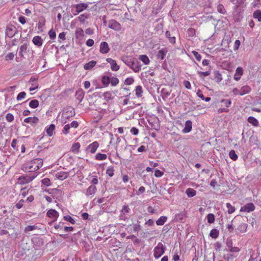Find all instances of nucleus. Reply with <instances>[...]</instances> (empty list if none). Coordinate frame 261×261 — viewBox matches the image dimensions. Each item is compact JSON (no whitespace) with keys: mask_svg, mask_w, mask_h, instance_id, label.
Segmentation results:
<instances>
[{"mask_svg":"<svg viewBox=\"0 0 261 261\" xmlns=\"http://www.w3.org/2000/svg\"><path fill=\"white\" fill-rule=\"evenodd\" d=\"M68 176L69 173L64 171L58 172L55 175V176L57 179L61 180H63L67 178L68 177Z\"/></svg>","mask_w":261,"mask_h":261,"instance_id":"14","label":"nucleus"},{"mask_svg":"<svg viewBox=\"0 0 261 261\" xmlns=\"http://www.w3.org/2000/svg\"><path fill=\"white\" fill-rule=\"evenodd\" d=\"M96 62L95 61H91L88 63L85 64L84 68L85 70H91L93 67L95 66Z\"/></svg>","mask_w":261,"mask_h":261,"instance_id":"25","label":"nucleus"},{"mask_svg":"<svg viewBox=\"0 0 261 261\" xmlns=\"http://www.w3.org/2000/svg\"><path fill=\"white\" fill-rule=\"evenodd\" d=\"M103 95L104 99L107 101L110 100L111 99H112V95L110 92H109V91L103 93Z\"/></svg>","mask_w":261,"mask_h":261,"instance_id":"47","label":"nucleus"},{"mask_svg":"<svg viewBox=\"0 0 261 261\" xmlns=\"http://www.w3.org/2000/svg\"><path fill=\"white\" fill-rule=\"evenodd\" d=\"M248 122L252 124L254 126H257L258 125V120L253 116H250L248 118Z\"/></svg>","mask_w":261,"mask_h":261,"instance_id":"32","label":"nucleus"},{"mask_svg":"<svg viewBox=\"0 0 261 261\" xmlns=\"http://www.w3.org/2000/svg\"><path fill=\"white\" fill-rule=\"evenodd\" d=\"M167 53V50L166 48H162L159 50L158 52L156 57L158 59L162 60L164 59L165 56H166Z\"/></svg>","mask_w":261,"mask_h":261,"instance_id":"17","label":"nucleus"},{"mask_svg":"<svg viewBox=\"0 0 261 261\" xmlns=\"http://www.w3.org/2000/svg\"><path fill=\"white\" fill-rule=\"evenodd\" d=\"M84 31L81 28H77L75 31V37L77 38H81L84 37Z\"/></svg>","mask_w":261,"mask_h":261,"instance_id":"34","label":"nucleus"},{"mask_svg":"<svg viewBox=\"0 0 261 261\" xmlns=\"http://www.w3.org/2000/svg\"><path fill=\"white\" fill-rule=\"evenodd\" d=\"M229 156L230 158L234 161L237 160L238 158L237 154H236L235 151L233 150H231L230 151L229 153Z\"/></svg>","mask_w":261,"mask_h":261,"instance_id":"42","label":"nucleus"},{"mask_svg":"<svg viewBox=\"0 0 261 261\" xmlns=\"http://www.w3.org/2000/svg\"><path fill=\"white\" fill-rule=\"evenodd\" d=\"M221 102L223 103L227 108L229 107L231 104V101L230 99H223L221 100Z\"/></svg>","mask_w":261,"mask_h":261,"instance_id":"53","label":"nucleus"},{"mask_svg":"<svg viewBox=\"0 0 261 261\" xmlns=\"http://www.w3.org/2000/svg\"><path fill=\"white\" fill-rule=\"evenodd\" d=\"M130 213V209L127 205H124L121 210V214L120 215L121 220H125V214Z\"/></svg>","mask_w":261,"mask_h":261,"instance_id":"11","label":"nucleus"},{"mask_svg":"<svg viewBox=\"0 0 261 261\" xmlns=\"http://www.w3.org/2000/svg\"><path fill=\"white\" fill-rule=\"evenodd\" d=\"M64 219L68 222H69L72 224H74L75 223V221L74 219L69 215L64 216Z\"/></svg>","mask_w":261,"mask_h":261,"instance_id":"50","label":"nucleus"},{"mask_svg":"<svg viewBox=\"0 0 261 261\" xmlns=\"http://www.w3.org/2000/svg\"><path fill=\"white\" fill-rule=\"evenodd\" d=\"M139 59L142 61L145 65H147L149 63L150 60L147 57V56L145 55H140L139 57Z\"/></svg>","mask_w":261,"mask_h":261,"instance_id":"33","label":"nucleus"},{"mask_svg":"<svg viewBox=\"0 0 261 261\" xmlns=\"http://www.w3.org/2000/svg\"><path fill=\"white\" fill-rule=\"evenodd\" d=\"M55 129V125L54 124H51L49 126L46 127V132L47 135L51 137L53 135Z\"/></svg>","mask_w":261,"mask_h":261,"instance_id":"22","label":"nucleus"},{"mask_svg":"<svg viewBox=\"0 0 261 261\" xmlns=\"http://www.w3.org/2000/svg\"><path fill=\"white\" fill-rule=\"evenodd\" d=\"M197 72H198V74L199 77L200 78H202L203 77H205V76L209 75L211 73V71L210 69L209 70L205 71V72L198 71Z\"/></svg>","mask_w":261,"mask_h":261,"instance_id":"43","label":"nucleus"},{"mask_svg":"<svg viewBox=\"0 0 261 261\" xmlns=\"http://www.w3.org/2000/svg\"><path fill=\"white\" fill-rule=\"evenodd\" d=\"M187 33L189 36L192 37L195 35V30L193 28H189Z\"/></svg>","mask_w":261,"mask_h":261,"instance_id":"64","label":"nucleus"},{"mask_svg":"<svg viewBox=\"0 0 261 261\" xmlns=\"http://www.w3.org/2000/svg\"><path fill=\"white\" fill-rule=\"evenodd\" d=\"M106 61L110 64L111 69L112 71H117L119 69V66L117 65L115 60L112 58H108L106 59Z\"/></svg>","mask_w":261,"mask_h":261,"instance_id":"10","label":"nucleus"},{"mask_svg":"<svg viewBox=\"0 0 261 261\" xmlns=\"http://www.w3.org/2000/svg\"><path fill=\"white\" fill-rule=\"evenodd\" d=\"M255 209V206L252 203H248L241 207V211L246 212H251L254 211Z\"/></svg>","mask_w":261,"mask_h":261,"instance_id":"12","label":"nucleus"},{"mask_svg":"<svg viewBox=\"0 0 261 261\" xmlns=\"http://www.w3.org/2000/svg\"><path fill=\"white\" fill-rule=\"evenodd\" d=\"M17 32V30L16 27L12 25L7 26L5 32L6 36L9 38H12Z\"/></svg>","mask_w":261,"mask_h":261,"instance_id":"6","label":"nucleus"},{"mask_svg":"<svg viewBox=\"0 0 261 261\" xmlns=\"http://www.w3.org/2000/svg\"><path fill=\"white\" fill-rule=\"evenodd\" d=\"M219 234V231L216 229H213L211 230L210 236L213 239H216L218 237Z\"/></svg>","mask_w":261,"mask_h":261,"instance_id":"37","label":"nucleus"},{"mask_svg":"<svg viewBox=\"0 0 261 261\" xmlns=\"http://www.w3.org/2000/svg\"><path fill=\"white\" fill-rule=\"evenodd\" d=\"M88 18V15L86 14H81L78 19L81 22H84L86 19Z\"/></svg>","mask_w":261,"mask_h":261,"instance_id":"49","label":"nucleus"},{"mask_svg":"<svg viewBox=\"0 0 261 261\" xmlns=\"http://www.w3.org/2000/svg\"><path fill=\"white\" fill-rule=\"evenodd\" d=\"M14 58V55L13 53H9L6 55L5 57V60L6 61H11L13 60Z\"/></svg>","mask_w":261,"mask_h":261,"instance_id":"52","label":"nucleus"},{"mask_svg":"<svg viewBox=\"0 0 261 261\" xmlns=\"http://www.w3.org/2000/svg\"><path fill=\"white\" fill-rule=\"evenodd\" d=\"M111 77L103 75L101 78V83L105 87H107L110 84Z\"/></svg>","mask_w":261,"mask_h":261,"instance_id":"24","label":"nucleus"},{"mask_svg":"<svg viewBox=\"0 0 261 261\" xmlns=\"http://www.w3.org/2000/svg\"><path fill=\"white\" fill-rule=\"evenodd\" d=\"M81 145L79 142H75L72 145L71 151L74 153H78L79 152Z\"/></svg>","mask_w":261,"mask_h":261,"instance_id":"28","label":"nucleus"},{"mask_svg":"<svg viewBox=\"0 0 261 261\" xmlns=\"http://www.w3.org/2000/svg\"><path fill=\"white\" fill-rule=\"evenodd\" d=\"M28 48V45L27 44H24L20 46L19 48V51L18 53L19 56L20 58L23 57V53H26Z\"/></svg>","mask_w":261,"mask_h":261,"instance_id":"26","label":"nucleus"},{"mask_svg":"<svg viewBox=\"0 0 261 261\" xmlns=\"http://www.w3.org/2000/svg\"><path fill=\"white\" fill-rule=\"evenodd\" d=\"M42 159L37 158L24 163L22 166V170L25 172H34L40 169L43 165Z\"/></svg>","mask_w":261,"mask_h":261,"instance_id":"1","label":"nucleus"},{"mask_svg":"<svg viewBox=\"0 0 261 261\" xmlns=\"http://www.w3.org/2000/svg\"><path fill=\"white\" fill-rule=\"evenodd\" d=\"M39 119L37 117H28L24 119V122L31 124H36L38 122Z\"/></svg>","mask_w":261,"mask_h":261,"instance_id":"21","label":"nucleus"},{"mask_svg":"<svg viewBox=\"0 0 261 261\" xmlns=\"http://www.w3.org/2000/svg\"><path fill=\"white\" fill-rule=\"evenodd\" d=\"M39 106V101L37 99L31 100L29 103V106L33 109L37 108Z\"/></svg>","mask_w":261,"mask_h":261,"instance_id":"41","label":"nucleus"},{"mask_svg":"<svg viewBox=\"0 0 261 261\" xmlns=\"http://www.w3.org/2000/svg\"><path fill=\"white\" fill-rule=\"evenodd\" d=\"M192 53L198 61H200L201 60L202 57L197 51L193 50Z\"/></svg>","mask_w":261,"mask_h":261,"instance_id":"55","label":"nucleus"},{"mask_svg":"<svg viewBox=\"0 0 261 261\" xmlns=\"http://www.w3.org/2000/svg\"><path fill=\"white\" fill-rule=\"evenodd\" d=\"M186 194L188 197L191 198L196 195V191L194 189L189 188L186 190Z\"/></svg>","mask_w":261,"mask_h":261,"instance_id":"27","label":"nucleus"},{"mask_svg":"<svg viewBox=\"0 0 261 261\" xmlns=\"http://www.w3.org/2000/svg\"><path fill=\"white\" fill-rule=\"evenodd\" d=\"M99 147V143L97 141H94L93 143L90 144L87 147L86 150L92 153H95Z\"/></svg>","mask_w":261,"mask_h":261,"instance_id":"8","label":"nucleus"},{"mask_svg":"<svg viewBox=\"0 0 261 261\" xmlns=\"http://www.w3.org/2000/svg\"><path fill=\"white\" fill-rule=\"evenodd\" d=\"M167 217L166 216L160 217L156 221L157 225H163L166 222Z\"/></svg>","mask_w":261,"mask_h":261,"instance_id":"30","label":"nucleus"},{"mask_svg":"<svg viewBox=\"0 0 261 261\" xmlns=\"http://www.w3.org/2000/svg\"><path fill=\"white\" fill-rule=\"evenodd\" d=\"M84 96V94L83 90L79 89L76 91L75 97L76 99L79 101V102H81L83 100Z\"/></svg>","mask_w":261,"mask_h":261,"instance_id":"23","label":"nucleus"},{"mask_svg":"<svg viewBox=\"0 0 261 261\" xmlns=\"http://www.w3.org/2000/svg\"><path fill=\"white\" fill-rule=\"evenodd\" d=\"M26 96V93L25 92H20L17 96L16 99L17 101H20L24 98Z\"/></svg>","mask_w":261,"mask_h":261,"instance_id":"48","label":"nucleus"},{"mask_svg":"<svg viewBox=\"0 0 261 261\" xmlns=\"http://www.w3.org/2000/svg\"><path fill=\"white\" fill-rule=\"evenodd\" d=\"M243 73V68L241 67H237L236 70V73L234 75V80H235L236 81H238L239 80H240Z\"/></svg>","mask_w":261,"mask_h":261,"instance_id":"16","label":"nucleus"},{"mask_svg":"<svg viewBox=\"0 0 261 261\" xmlns=\"http://www.w3.org/2000/svg\"><path fill=\"white\" fill-rule=\"evenodd\" d=\"M164 175V172L159 169H156L154 172V176L156 177H161Z\"/></svg>","mask_w":261,"mask_h":261,"instance_id":"62","label":"nucleus"},{"mask_svg":"<svg viewBox=\"0 0 261 261\" xmlns=\"http://www.w3.org/2000/svg\"><path fill=\"white\" fill-rule=\"evenodd\" d=\"M75 114V113L74 109L71 107H69L63 112L62 117L65 119H67L70 117L74 116Z\"/></svg>","mask_w":261,"mask_h":261,"instance_id":"7","label":"nucleus"},{"mask_svg":"<svg viewBox=\"0 0 261 261\" xmlns=\"http://www.w3.org/2000/svg\"><path fill=\"white\" fill-rule=\"evenodd\" d=\"M64 223L62 222H60L58 224H56L54 225V228L57 230H61L64 226Z\"/></svg>","mask_w":261,"mask_h":261,"instance_id":"56","label":"nucleus"},{"mask_svg":"<svg viewBox=\"0 0 261 261\" xmlns=\"http://www.w3.org/2000/svg\"><path fill=\"white\" fill-rule=\"evenodd\" d=\"M145 192V188L143 186L140 187L136 192V195L139 196Z\"/></svg>","mask_w":261,"mask_h":261,"instance_id":"61","label":"nucleus"},{"mask_svg":"<svg viewBox=\"0 0 261 261\" xmlns=\"http://www.w3.org/2000/svg\"><path fill=\"white\" fill-rule=\"evenodd\" d=\"M251 91V89L250 86L246 85L243 86L240 90V95L242 96L246 94L249 93Z\"/></svg>","mask_w":261,"mask_h":261,"instance_id":"20","label":"nucleus"},{"mask_svg":"<svg viewBox=\"0 0 261 261\" xmlns=\"http://www.w3.org/2000/svg\"><path fill=\"white\" fill-rule=\"evenodd\" d=\"M37 228V226L35 225H28L24 229V231H30L35 230Z\"/></svg>","mask_w":261,"mask_h":261,"instance_id":"60","label":"nucleus"},{"mask_svg":"<svg viewBox=\"0 0 261 261\" xmlns=\"http://www.w3.org/2000/svg\"><path fill=\"white\" fill-rule=\"evenodd\" d=\"M41 182L45 186L48 187L50 185V180L48 178H45L41 180Z\"/></svg>","mask_w":261,"mask_h":261,"instance_id":"57","label":"nucleus"},{"mask_svg":"<svg viewBox=\"0 0 261 261\" xmlns=\"http://www.w3.org/2000/svg\"><path fill=\"white\" fill-rule=\"evenodd\" d=\"M119 82V80L116 77H111V82L110 84L112 86H116L118 84Z\"/></svg>","mask_w":261,"mask_h":261,"instance_id":"45","label":"nucleus"},{"mask_svg":"<svg viewBox=\"0 0 261 261\" xmlns=\"http://www.w3.org/2000/svg\"><path fill=\"white\" fill-rule=\"evenodd\" d=\"M114 169L113 166H109L106 170V174L110 177L114 175Z\"/></svg>","mask_w":261,"mask_h":261,"instance_id":"39","label":"nucleus"},{"mask_svg":"<svg viewBox=\"0 0 261 261\" xmlns=\"http://www.w3.org/2000/svg\"><path fill=\"white\" fill-rule=\"evenodd\" d=\"M207 222L208 223L212 224L215 221V216L213 214L210 213L208 214L207 216Z\"/></svg>","mask_w":261,"mask_h":261,"instance_id":"44","label":"nucleus"},{"mask_svg":"<svg viewBox=\"0 0 261 261\" xmlns=\"http://www.w3.org/2000/svg\"><path fill=\"white\" fill-rule=\"evenodd\" d=\"M37 174L36 173H32L25 175L20 176L18 180L20 184L24 185L29 183L32 181L36 176Z\"/></svg>","mask_w":261,"mask_h":261,"instance_id":"2","label":"nucleus"},{"mask_svg":"<svg viewBox=\"0 0 261 261\" xmlns=\"http://www.w3.org/2000/svg\"><path fill=\"white\" fill-rule=\"evenodd\" d=\"M46 215L48 217L53 219V222L56 221L59 216V213L54 209H50L47 212Z\"/></svg>","mask_w":261,"mask_h":261,"instance_id":"9","label":"nucleus"},{"mask_svg":"<svg viewBox=\"0 0 261 261\" xmlns=\"http://www.w3.org/2000/svg\"><path fill=\"white\" fill-rule=\"evenodd\" d=\"M253 17L257 19L258 21H261V10H257L255 11L253 14Z\"/></svg>","mask_w":261,"mask_h":261,"instance_id":"38","label":"nucleus"},{"mask_svg":"<svg viewBox=\"0 0 261 261\" xmlns=\"http://www.w3.org/2000/svg\"><path fill=\"white\" fill-rule=\"evenodd\" d=\"M134 82V80L133 77H127L125 80L124 83L127 85H132Z\"/></svg>","mask_w":261,"mask_h":261,"instance_id":"59","label":"nucleus"},{"mask_svg":"<svg viewBox=\"0 0 261 261\" xmlns=\"http://www.w3.org/2000/svg\"><path fill=\"white\" fill-rule=\"evenodd\" d=\"M165 36L167 38L169 39L170 42L172 44H174L175 43L176 39L175 36H171V33L169 31H167L165 32Z\"/></svg>","mask_w":261,"mask_h":261,"instance_id":"29","label":"nucleus"},{"mask_svg":"<svg viewBox=\"0 0 261 261\" xmlns=\"http://www.w3.org/2000/svg\"><path fill=\"white\" fill-rule=\"evenodd\" d=\"M124 62L135 72H139L141 69L142 65L140 62L136 59H134L132 61Z\"/></svg>","mask_w":261,"mask_h":261,"instance_id":"4","label":"nucleus"},{"mask_svg":"<svg viewBox=\"0 0 261 261\" xmlns=\"http://www.w3.org/2000/svg\"><path fill=\"white\" fill-rule=\"evenodd\" d=\"M32 42L35 45L40 47L42 45L43 40L40 36H36L33 37Z\"/></svg>","mask_w":261,"mask_h":261,"instance_id":"18","label":"nucleus"},{"mask_svg":"<svg viewBox=\"0 0 261 261\" xmlns=\"http://www.w3.org/2000/svg\"><path fill=\"white\" fill-rule=\"evenodd\" d=\"M75 8L74 15H76L88 8V5L86 3H79L73 5Z\"/></svg>","mask_w":261,"mask_h":261,"instance_id":"5","label":"nucleus"},{"mask_svg":"<svg viewBox=\"0 0 261 261\" xmlns=\"http://www.w3.org/2000/svg\"><path fill=\"white\" fill-rule=\"evenodd\" d=\"M110 50L109 44L106 42H101L100 44L99 51L101 54H105L108 53Z\"/></svg>","mask_w":261,"mask_h":261,"instance_id":"13","label":"nucleus"},{"mask_svg":"<svg viewBox=\"0 0 261 261\" xmlns=\"http://www.w3.org/2000/svg\"><path fill=\"white\" fill-rule=\"evenodd\" d=\"M172 259L173 261H178L179 260V255H178V251L176 250L173 255Z\"/></svg>","mask_w":261,"mask_h":261,"instance_id":"58","label":"nucleus"},{"mask_svg":"<svg viewBox=\"0 0 261 261\" xmlns=\"http://www.w3.org/2000/svg\"><path fill=\"white\" fill-rule=\"evenodd\" d=\"M48 35H49L50 39L51 40L55 39L56 38V32L53 29H51L48 32Z\"/></svg>","mask_w":261,"mask_h":261,"instance_id":"51","label":"nucleus"},{"mask_svg":"<svg viewBox=\"0 0 261 261\" xmlns=\"http://www.w3.org/2000/svg\"><path fill=\"white\" fill-rule=\"evenodd\" d=\"M96 190L97 189L95 185H91L87 189L86 195L88 196L93 195L95 193Z\"/></svg>","mask_w":261,"mask_h":261,"instance_id":"19","label":"nucleus"},{"mask_svg":"<svg viewBox=\"0 0 261 261\" xmlns=\"http://www.w3.org/2000/svg\"><path fill=\"white\" fill-rule=\"evenodd\" d=\"M226 207L228 208L227 212L229 214L233 213L235 211L234 207L232 206L230 203H226Z\"/></svg>","mask_w":261,"mask_h":261,"instance_id":"46","label":"nucleus"},{"mask_svg":"<svg viewBox=\"0 0 261 261\" xmlns=\"http://www.w3.org/2000/svg\"><path fill=\"white\" fill-rule=\"evenodd\" d=\"M70 128V126L69 124H66L62 130V133L64 135H67L69 133V129Z\"/></svg>","mask_w":261,"mask_h":261,"instance_id":"54","label":"nucleus"},{"mask_svg":"<svg viewBox=\"0 0 261 261\" xmlns=\"http://www.w3.org/2000/svg\"><path fill=\"white\" fill-rule=\"evenodd\" d=\"M95 158L97 161H103L107 159V155L106 154L98 153L96 154Z\"/></svg>","mask_w":261,"mask_h":261,"instance_id":"35","label":"nucleus"},{"mask_svg":"<svg viewBox=\"0 0 261 261\" xmlns=\"http://www.w3.org/2000/svg\"><path fill=\"white\" fill-rule=\"evenodd\" d=\"M135 92H136V95L138 97H140L142 96V93L143 92L142 86L140 85L137 86L136 88Z\"/></svg>","mask_w":261,"mask_h":261,"instance_id":"40","label":"nucleus"},{"mask_svg":"<svg viewBox=\"0 0 261 261\" xmlns=\"http://www.w3.org/2000/svg\"><path fill=\"white\" fill-rule=\"evenodd\" d=\"M166 247L162 243H159L153 249V256L155 258L160 257L165 252Z\"/></svg>","mask_w":261,"mask_h":261,"instance_id":"3","label":"nucleus"},{"mask_svg":"<svg viewBox=\"0 0 261 261\" xmlns=\"http://www.w3.org/2000/svg\"><path fill=\"white\" fill-rule=\"evenodd\" d=\"M192 128V122L191 120H187L185 122V126L182 130L183 133H188L190 132Z\"/></svg>","mask_w":261,"mask_h":261,"instance_id":"15","label":"nucleus"},{"mask_svg":"<svg viewBox=\"0 0 261 261\" xmlns=\"http://www.w3.org/2000/svg\"><path fill=\"white\" fill-rule=\"evenodd\" d=\"M217 11L222 14H226V11L222 4H219L217 7Z\"/></svg>","mask_w":261,"mask_h":261,"instance_id":"36","label":"nucleus"},{"mask_svg":"<svg viewBox=\"0 0 261 261\" xmlns=\"http://www.w3.org/2000/svg\"><path fill=\"white\" fill-rule=\"evenodd\" d=\"M240 45H241L240 41L239 40H236L234 42V47H233L234 50H237L239 48Z\"/></svg>","mask_w":261,"mask_h":261,"instance_id":"63","label":"nucleus"},{"mask_svg":"<svg viewBox=\"0 0 261 261\" xmlns=\"http://www.w3.org/2000/svg\"><path fill=\"white\" fill-rule=\"evenodd\" d=\"M247 228V224L244 223L240 224L237 228V229L241 233L246 231Z\"/></svg>","mask_w":261,"mask_h":261,"instance_id":"31","label":"nucleus"}]
</instances>
